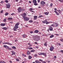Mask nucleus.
I'll list each match as a JSON object with an SVG mask.
<instances>
[{
    "mask_svg": "<svg viewBox=\"0 0 63 63\" xmlns=\"http://www.w3.org/2000/svg\"><path fill=\"white\" fill-rule=\"evenodd\" d=\"M54 57L55 58H56V56H54Z\"/></svg>",
    "mask_w": 63,
    "mask_h": 63,
    "instance_id": "338daca9",
    "label": "nucleus"
},
{
    "mask_svg": "<svg viewBox=\"0 0 63 63\" xmlns=\"http://www.w3.org/2000/svg\"><path fill=\"white\" fill-rule=\"evenodd\" d=\"M54 26H55V25L52 24L51 25V26H53V27H54Z\"/></svg>",
    "mask_w": 63,
    "mask_h": 63,
    "instance_id": "37998d69",
    "label": "nucleus"
},
{
    "mask_svg": "<svg viewBox=\"0 0 63 63\" xmlns=\"http://www.w3.org/2000/svg\"><path fill=\"white\" fill-rule=\"evenodd\" d=\"M23 17L24 18V20L25 21H28L29 20V18L25 16H23Z\"/></svg>",
    "mask_w": 63,
    "mask_h": 63,
    "instance_id": "f257e3e1",
    "label": "nucleus"
},
{
    "mask_svg": "<svg viewBox=\"0 0 63 63\" xmlns=\"http://www.w3.org/2000/svg\"><path fill=\"white\" fill-rule=\"evenodd\" d=\"M6 19H6V18L4 19V20H3V22H6Z\"/></svg>",
    "mask_w": 63,
    "mask_h": 63,
    "instance_id": "473e14b6",
    "label": "nucleus"
},
{
    "mask_svg": "<svg viewBox=\"0 0 63 63\" xmlns=\"http://www.w3.org/2000/svg\"><path fill=\"white\" fill-rule=\"evenodd\" d=\"M32 58V57L30 56H29V59H31Z\"/></svg>",
    "mask_w": 63,
    "mask_h": 63,
    "instance_id": "c85d7f7f",
    "label": "nucleus"
},
{
    "mask_svg": "<svg viewBox=\"0 0 63 63\" xmlns=\"http://www.w3.org/2000/svg\"><path fill=\"white\" fill-rule=\"evenodd\" d=\"M44 45L45 46H47V44L45 43L44 44Z\"/></svg>",
    "mask_w": 63,
    "mask_h": 63,
    "instance_id": "4c0bfd02",
    "label": "nucleus"
},
{
    "mask_svg": "<svg viewBox=\"0 0 63 63\" xmlns=\"http://www.w3.org/2000/svg\"><path fill=\"white\" fill-rule=\"evenodd\" d=\"M38 34H41V32H39Z\"/></svg>",
    "mask_w": 63,
    "mask_h": 63,
    "instance_id": "774afa93",
    "label": "nucleus"
},
{
    "mask_svg": "<svg viewBox=\"0 0 63 63\" xmlns=\"http://www.w3.org/2000/svg\"><path fill=\"white\" fill-rule=\"evenodd\" d=\"M40 40V37H38L37 38H36V41H39Z\"/></svg>",
    "mask_w": 63,
    "mask_h": 63,
    "instance_id": "f8f14e48",
    "label": "nucleus"
},
{
    "mask_svg": "<svg viewBox=\"0 0 63 63\" xmlns=\"http://www.w3.org/2000/svg\"><path fill=\"white\" fill-rule=\"evenodd\" d=\"M8 44V42H6L4 43V44Z\"/></svg>",
    "mask_w": 63,
    "mask_h": 63,
    "instance_id": "052dcab7",
    "label": "nucleus"
},
{
    "mask_svg": "<svg viewBox=\"0 0 63 63\" xmlns=\"http://www.w3.org/2000/svg\"><path fill=\"white\" fill-rule=\"evenodd\" d=\"M45 15H48V13L46 12L45 13Z\"/></svg>",
    "mask_w": 63,
    "mask_h": 63,
    "instance_id": "2f4dec72",
    "label": "nucleus"
},
{
    "mask_svg": "<svg viewBox=\"0 0 63 63\" xmlns=\"http://www.w3.org/2000/svg\"><path fill=\"white\" fill-rule=\"evenodd\" d=\"M33 10V9L32 8H31L30 9V11H32Z\"/></svg>",
    "mask_w": 63,
    "mask_h": 63,
    "instance_id": "79ce46f5",
    "label": "nucleus"
},
{
    "mask_svg": "<svg viewBox=\"0 0 63 63\" xmlns=\"http://www.w3.org/2000/svg\"><path fill=\"white\" fill-rule=\"evenodd\" d=\"M27 53L28 55H30V52L28 51H27Z\"/></svg>",
    "mask_w": 63,
    "mask_h": 63,
    "instance_id": "dca6fc26",
    "label": "nucleus"
},
{
    "mask_svg": "<svg viewBox=\"0 0 63 63\" xmlns=\"http://www.w3.org/2000/svg\"><path fill=\"white\" fill-rule=\"evenodd\" d=\"M26 14L25 13H24L23 14V16H26Z\"/></svg>",
    "mask_w": 63,
    "mask_h": 63,
    "instance_id": "a211bd4d",
    "label": "nucleus"
},
{
    "mask_svg": "<svg viewBox=\"0 0 63 63\" xmlns=\"http://www.w3.org/2000/svg\"><path fill=\"white\" fill-rule=\"evenodd\" d=\"M38 55H37V54H36L35 55V57H36V56H37Z\"/></svg>",
    "mask_w": 63,
    "mask_h": 63,
    "instance_id": "69168bd1",
    "label": "nucleus"
},
{
    "mask_svg": "<svg viewBox=\"0 0 63 63\" xmlns=\"http://www.w3.org/2000/svg\"><path fill=\"white\" fill-rule=\"evenodd\" d=\"M57 11L60 14L61 13H62V12H61V11H60V10H57Z\"/></svg>",
    "mask_w": 63,
    "mask_h": 63,
    "instance_id": "6ab92c4d",
    "label": "nucleus"
},
{
    "mask_svg": "<svg viewBox=\"0 0 63 63\" xmlns=\"http://www.w3.org/2000/svg\"><path fill=\"white\" fill-rule=\"evenodd\" d=\"M26 35L25 34H24L23 35V38H25L26 37Z\"/></svg>",
    "mask_w": 63,
    "mask_h": 63,
    "instance_id": "a878e982",
    "label": "nucleus"
},
{
    "mask_svg": "<svg viewBox=\"0 0 63 63\" xmlns=\"http://www.w3.org/2000/svg\"><path fill=\"white\" fill-rule=\"evenodd\" d=\"M50 5L51 7H52V3H51L50 4Z\"/></svg>",
    "mask_w": 63,
    "mask_h": 63,
    "instance_id": "13d9d810",
    "label": "nucleus"
},
{
    "mask_svg": "<svg viewBox=\"0 0 63 63\" xmlns=\"http://www.w3.org/2000/svg\"><path fill=\"white\" fill-rule=\"evenodd\" d=\"M49 29L50 31H52L53 30V28L51 26H49Z\"/></svg>",
    "mask_w": 63,
    "mask_h": 63,
    "instance_id": "0eeeda50",
    "label": "nucleus"
},
{
    "mask_svg": "<svg viewBox=\"0 0 63 63\" xmlns=\"http://www.w3.org/2000/svg\"><path fill=\"white\" fill-rule=\"evenodd\" d=\"M2 28L3 29H4V30H7V28L6 27Z\"/></svg>",
    "mask_w": 63,
    "mask_h": 63,
    "instance_id": "4be33fe9",
    "label": "nucleus"
},
{
    "mask_svg": "<svg viewBox=\"0 0 63 63\" xmlns=\"http://www.w3.org/2000/svg\"><path fill=\"white\" fill-rule=\"evenodd\" d=\"M33 17H34V20H36L37 19V16H34Z\"/></svg>",
    "mask_w": 63,
    "mask_h": 63,
    "instance_id": "f3484780",
    "label": "nucleus"
},
{
    "mask_svg": "<svg viewBox=\"0 0 63 63\" xmlns=\"http://www.w3.org/2000/svg\"><path fill=\"white\" fill-rule=\"evenodd\" d=\"M34 51H35L33 50H31V52H34Z\"/></svg>",
    "mask_w": 63,
    "mask_h": 63,
    "instance_id": "7c9ffc66",
    "label": "nucleus"
},
{
    "mask_svg": "<svg viewBox=\"0 0 63 63\" xmlns=\"http://www.w3.org/2000/svg\"><path fill=\"white\" fill-rule=\"evenodd\" d=\"M15 15V14L14 13L11 14V15H12V16H13V15Z\"/></svg>",
    "mask_w": 63,
    "mask_h": 63,
    "instance_id": "4d7b16f0",
    "label": "nucleus"
},
{
    "mask_svg": "<svg viewBox=\"0 0 63 63\" xmlns=\"http://www.w3.org/2000/svg\"><path fill=\"white\" fill-rule=\"evenodd\" d=\"M59 1L61 2H63V0H59Z\"/></svg>",
    "mask_w": 63,
    "mask_h": 63,
    "instance_id": "a19ab883",
    "label": "nucleus"
},
{
    "mask_svg": "<svg viewBox=\"0 0 63 63\" xmlns=\"http://www.w3.org/2000/svg\"><path fill=\"white\" fill-rule=\"evenodd\" d=\"M17 39H16L15 40V42H17Z\"/></svg>",
    "mask_w": 63,
    "mask_h": 63,
    "instance_id": "0e129e2a",
    "label": "nucleus"
},
{
    "mask_svg": "<svg viewBox=\"0 0 63 63\" xmlns=\"http://www.w3.org/2000/svg\"><path fill=\"white\" fill-rule=\"evenodd\" d=\"M3 10H1L0 11V13H1V14H2V13H3Z\"/></svg>",
    "mask_w": 63,
    "mask_h": 63,
    "instance_id": "3c124183",
    "label": "nucleus"
},
{
    "mask_svg": "<svg viewBox=\"0 0 63 63\" xmlns=\"http://www.w3.org/2000/svg\"><path fill=\"white\" fill-rule=\"evenodd\" d=\"M19 25V23L18 22L15 25V26H16V27H18V25Z\"/></svg>",
    "mask_w": 63,
    "mask_h": 63,
    "instance_id": "2eb2a0df",
    "label": "nucleus"
},
{
    "mask_svg": "<svg viewBox=\"0 0 63 63\" xmlns=\"http://www.w3.org/2000/svg\"><path fill=\"white\" fill-rule=\"evenodd\" d=\"M5 2L6 3H8V1L7 0H5Z\"/></svg>",
    "mask_w": 63,
    "mask_h": 63,
    "instance_id": "a18cd8bd",
    "label": "nucleus"
},
{
    "mask_svg": "<svg viewBox=\"0 0 63 63\" xmlns=\"http://www.w3.org/2000/svg\"><path fill=\"white\" fill-rule=\"evenodd\" d=\"M54 12H55V13H56L57 15H59V13H57V12L56 11H54Z\"/></svg>",
    "mask_w": 63,
    "mask_h": 63,
    "instance_id": "aec40b11",
    "label": "nucleus"
},
{
    "mask_svg": "<svg viewBox=\"0 0 63 63\" xmlns=\"http://www.w3.org/2000/svg\"><path fill=\"white\" fill-rule=\"evenodd\" d=\"M39 61H41L42 62L43 61V60H41V59H39Z\"/></svg>",
    "mask_w": 63,
    "mask_h": 63,
    "instance_id": "5fc2aeb1",
    "label": "nucleus"
},
{
    "mask_svg": "<svg viewBox=\"0 0 63 63\" xmlns=\"http://www.w3.org/2000/svg\"><path fill=\"white\" fill-rule=\"evenodd\" d=\"M21 10L22 11H24L25 10L24 9H21Z\"/></svg>",
    "mask_w": 63,
    "mask_h": 63,
    "instance_id": "bf43d9fd",
    "label": "nucleus"
},
{
    "mask_svg": "<svg viewBox=\"0 0 63 63\" xmlns=\"http://www.w3.org/2000/svg\"><path fill=\"white\" fill-rule=\"evenodd\" d=\"M35 62L36 63H41V62L40 61L38 60H36L35 61Z\"/></svg>",
    "mask_w": 63,
    "mask_h": 63,
    "instance_id": "ddd939ff",
    "label": "nucleus"
},
{
    "mask_svg": "<svg viewBox=\"0 0 63 63\" xmlns=\"http://www.w3.org/2000/svg\"><path fill=\"white\" fill-rule=\"evenodd\" d=\"M55 35L56 36H59V34H55Z\"/></svg>",
    "mask_w": 63,
    "mask_h": 63,
    "instance_id": "864d4df0",
    "label": "nucleus"
},
{
    "mask_svg": "<svg viewBox=\"0 0 63 63\" xmlns=\"http://www.w3.org/2000/svg\"><path fill=\"white\" fill-rule=\"evenodd\" d=\"M6 6L7 8L8 9H9L10 8V6H11V4L10 3H8L6 4Z\"/></svg>",
    "mask_w": 63,
    "mask_h": 63,
    "instance_id": "f03ea898",
    "label": "nucleus"
},
{
    "mask_svg": "<svg viewBox=\"0 0 63 63\" xmlns=\"http://www.w3.org/2000/svg\"><path fill=\"white\" fill-rule=\"evenodd\" d=\"M12 48L13 49H16V47L15 46H13L12 47Z\"/></svg>",
    "mask_w": 63,
    "mask_h": 63,
    "instance_id": "72a5a7b5",
    "label": "nucleus"
},
{
    "mask_svg": "<svg viewBox=\"0 0 63 63\" xmlns=\"http://www.w3.org/2000/svg\"><path fill=\"white\" fill-rule=\"evenodd\" d=\"M0 3L1 4H3V3H4V1H1Z\"/></svg>",
    "mask_w": 63,
    "mask_h": 63,
    "instance_id": "58836bf2",
    "label": "nucleus"
},
{
    "mask_svg": "<svg viewBox=\"0 0 63 63\" xmlns=\"http://www.w3.org/2000/svg\"><path fill=\"white\" fill-rule=\"evenodd\" d=\"M8 14H8V13H6L5 14V16H7V15H8Z\"/></svg>",
    "mask_w": 63,
    "mask_h": 63,
    "instance_id": "ea45409f",
    "label": "nucleus"
},
{
    "mask_svg": "<svg viewBox=\"0 0 63 63\" xmlns=\"http://www.w3.org/2000/svg\"><path fill=\"white\" fill-rule=\"evenodd\" d=\"M39 32V31L38 30H36L34 32L35 33H38Z\"/></svg>",
    "mask_w": 63,
    "mask_h": 63,
    "instance_id": "9b49d317",
    "label": "nucleus"
},
{
    "mask_svg": "<svg viewBox=\"0 0 63 63\" xmlns=\"http://www.w3.org/2000/svg\"><path fill=\"white\" fill-rule=\"evenodd\" d=\"M33 49V48L32 47H30L29 48V49Z\"/></svg>",
    "mask_w": 63,
    "mask_h": 63,
    "instance_id": "c03bdc74",
    "label": "nucleus"
},
{
    "mask_svg": "<svg viewBox=\"0 0 63 63\" xmlns=\"http://www.w3.org/2000/svg\"><path fill=\"white\" fill-rule=\"evenodd\" d=\"M29 22H33V20H29Z\"/></svg>",
    "mask_w": 63,
    "mask_h": 63,
    "instance_id": "f704fd0d",
    "label": "nucleus"
},
{
    "mask_svg": "<svg viewBox=\"0 0 63 63\" xmlns=\"http://www.w3.org/2000/svg\"><path fill=\"white\" fill-rule=\"evenodd\" d=\"M5 62H4V61H0V63H5Z\"/></svg>",
    "mask_w": 63,
    "mask_h": 63,
    "instance_id": "b1692460",
    "label": "nucleus"
},
{
    "mask_svg": "<svg viewBox=\"0 0 63 63\" xmlns=\"http://www.w3.org/2000/svg\"><path fill=\"white\" fill-rule=\"evenodd\" d=\"M5 24H6L5 23H1L0 24V25L1 26H4L5 25Z\"/></svg>",
    "mask_w": 63,
    "mask_h": 63,
    "instance_id": "9d476101",
    "label": "nucleus"
},
{
    "mask_svg": "<svg viewBox=\"0 0 63 63\" xmlns=\"http://www.w3.org/2000/svg\"><path fill=\"white\" fill-rule=\"evenodd\" d=\"M18 10V11L19 13L21 11V8L20 7L19 8Z\"/></svg>",
    "mask_w": 63,
    "mask_h": 63,
    "instance_id": "1a4fd4ad",
    "label": "nucleus"
},
{
    "mask_svg": "<svg viewBox=\"0 0 63 63\" xmlns=\"http://www.w3.org/2000/svg\"><path fill=\"white\" fill-rule=\"evenodd\" d=\"M8 20H12V19H13V18L12 17L8 18Z\"/></svg>",
    "mask_w": 63,
    "mask_h": 63,
    "instance_id": "393cba45",
    "label": "nucleus"
},
{
    "mask_svg": "<svg viewBox=\"0 0 63 63\" xmlns=\"http://www.w3.org/2000/svg\"><path fill=\"white\" fill-rule=\"evenodd\" d=\"M40 4H42V5H44L46 4V2L44 1H41Z\"/></svg>",
    "mask_w": 63,
    "mask_h": 63,
    "instance_id": "423d86ee",
    "label": "nucleus"
},
{
    "mask_svg": "<svg viewBox=\"0 0 63 63\" xmlns=\"http://www.w3.org/2000/svg\"><path fill=\"white\" fill-rule=\"evenodd\" d=\"M51 23V22L50 21L48 22L47 20V21L46 23V24H49V23Z\"/></svg>",
    "mask_w": 63,
    "mask_h": 63,
    "instance_id": "4468645a",
    "label": "nucleus"
},
{
    "mask_svg": "<svg viewBox=\"0 0 63 63\" xmlns=\"http://www.w3.org/2000/svg\"><path fill=\"white\" fill-rule=\"evenodd\" d=\"M54 49V47H53L52 46L51 47H50V51H53V50Z\"/></svg>",
    "mask_w": 63,
    "mask_h": 63,
    "instance_id": "6e6552de",
    "label": "nucleus"
},
{
    "mask_svg": "<svg viewBox=\"0 0 63 63\" xmlns=\"http://www.w3.org/2000/svg\"><path fill=\"white\" fill-rule=\"evenodd\" d=\"M47 21V20H45L43 21L42 22L43 23H46V22Z\"/></svg>",
    "mask_w": 63,
    "mask_h": 63,
    "instance_id": "412c9836",
    "label": "nucleus"
},
{
    "mask_svg": "<svg viewBox=\"0 0 63 63\" xmlns=\"http://www.w3.org/2000/svg\"><path fill=\"white\" fill-rule=\"evenodd\" d=\"M33 3L34 4L35 6H37V5H38L37 3V1L36 0H33Z\"/></svg>",
    "mask_w": 63,
    "mask_h": 63,
    "instance_id": "7ed1b4c3",
    "label": "nucleus"
},
{
    "mask_svg": "<svg viewBox=\"0 0 63 63\" xmlns=\"http://www.w3.org/2000/svg\"><path fill=\"white\" fill-rule=\"evenodd\" d=\"M55 25H56V27H57L58 26V24L57 23L55 24Z\"/></svg>",
    "mask_w": 63,
    "mask_h": 63,
    "instance_id": "c756f323",
    "label": "nucleus"
},
{
    "mask_svg": "<svg viewBox=\"0 0 63 63\" xmlns=\"http://www.w3.org/2000/svg\"><path fill=\"white\" fill-rule=\"evenodd\" d=\"M18 60H19L18 59H16V60L17 61H19Z\"/></svg>",
    "mask_w": 63,
    "mask_h": 63,
    "instance_id": "680f3d73",
    "label": "nucleus"
},
{
    "mask_svg": "<svg viewBox=\"0 0 63 63\" xmlns=\"http://www.w3.org/2000/svg\"><path fill=\"white\" fill-rule=\"evenodd\" d=\"M44 53H39L38 54L39 55H43Z\"/></svg>",
    "mask_w": 63,
    "mask_h": 63,
    "instance_id": "5701e85b",
    "label": "nucleus"
},
{
    "mask_svg": "<svg viewBox=\"0 0 63 63\" xmlns=\"http://www.w3.org/2000/svg\"><path fill=\"white\" fill-rule=\"evenodd\" d=\"M22 56H26V55L24 54H23L22 55Z\"/></svg>",
    "mask_w": 63,
    "mask_h": 63,
    "instance_id": "de8ad7c7",
    "label": "nucleus"
},
{
    "mask_svg": "<svg viewBox=\"0 0 63 63\" xmlns=\"http://www.w3.org/2000/svg\"><path fill=\"white\" fill-rule=\"evenodd\" d=\"M38 3H39V2H40V0H38Z\"/></svg>",
    "mask_w": 63,
    "mask_h": 63,
    "instance_id": "e2e57ef3",
    "label": "nucleus"
},
{
    "mask_svg": "<svg viewBox=\"0 0 63 63\" xmlns=\"http://www.w3.org/2000/svg\"><path fill=\"white\" fill-rule=\"evenodd\" d=\"M30 33H31V34H32V33H33V32H32V31H31L30 32Z\"/></svg>",
    "mask_w": 63,
    "mask_h": 63,
    "instance_id": "49530a36",
    "label": "nucleus"
},
{
    "mask_svg": "<svg viewBox=\"0 0 63 63\" xmlns=\"http://www.w3.org/2000/svg\"><path fill=\"white\" fill-rule=\"evenodd\" d=\"M44 55V56H46V54L45 53H44V54H43Z\"/></svg>",
    "mask_w": 63,
    "mask_h": 63,
    "instance_id": "603ef678",
    "label": "nucleus"
},
{
    "mask_svg": "<svg viewBox=\"0 0 63 63\" xmlns=\"http://www.w3.org/2000/svg\"><path fill=\"white\" fill-rule=\"evenodd\" d=\"M8 45H10V46H12V44H11L9 43H8Z\"/></svg>",
    "mask_w": 63,
    "mask_h": 63,
    "instance_id": "c9c22d12",
    "label": "nucleus"
},
{
    "mask_svg": "<svg viewBox=\"0 0 63 63\" xmlns=\"http://www.w3.org/2000/svg\"><path fill=\"white\" fill-rule=\"evenodd\" d=\"M60 52L62 53H63V50H61L60 51Z\"/></svg>",
    "mask_w": 63,
    "mask_h": 63,
    "instance_id": "09e8293b",
    "label": "nucleus"
},
{
    "mask_svg": "<svg viewBox=\"0 0 63 63\" xmlns=\"http://www.w3.org/2000/svg\"><path fill=\"white\" fill-rule=\"evenodd\" d=\"M53 37H54V35H52L50 36V38H53Z\"/></svg>",
    "mask_w": 63,
    "mask_h": 63,
    "instance_id": "bb28decb",
    "label": "nucleus"
},
{
    "mask_svg": "<svg viewBox=\"0 0 63 63\" xmlns=\"http://www.w3.org/2000/svg\"><path fill=\"white\" fill-rule=\"evenodd\" d=\"M42 62L44 63H46V62L45 61H42Z\"/></svg>",
    "mask_w": 63,
    "mask_h": 63,
    "instance_id": "8fccbe9b",
    "label": "nucleus"
},
{
    "mask_svg": "<svg viewBox=\"0 0 63 63\" xmlns=\"http://www.w3.org/2000/svg\"><path fill=\"white\" fill-rule=\"evenodd\" d=\"M60 40L61 41V42H63V39L62 38V39H60Z\"/></svg>",
    "mask_w": 63,
    "mask_h": 63,
    "instance_id": "e433bc0d",
    "label": "nucleus"
},
{
    "mask_svg": "<svg viewBox=\"0 0 63 63\" xmlns=\"http://www.w3.org/2000/svg\"><path fill=\"white\" fill-rule=\"evenodd\" d=\"M18 27L17 26H15L14 27V28H13V30L14 31H16V30H17V28H18Z\"/></svg>",
    "mask_w": 63,
    "mask_h": 63,
    "instance_id": "39448f33",
    "label": "nucleus"
},
{
    "mask_svg": "<svg viewBox=\"0 0 63 63\" xmlns=\"http://www.w3.org/2000/svg\"><path fill=\"white\" fill-rule=\"evenodd\" d=\"M3 47H5V48H7V49H8L11 50V48H9V47L7 46V45H4Z\"/></svg>",
    "mask_w": 63,
    "mask_h": 63,
    "instance_id": "20e7f679",
    "label": "nucleus"
},
{
    "mask_svg": "<svg viewBox=\"0 0 63 63\" xmlns=\"http://www.w3.org/2000/svg\"><path fill=\"white\" fill-rule=\"evenodd\" d=\"M12 55H14V54H15V52H14L13 51H12Z\"/></svg>",
    "mask_w": 63,
    "mask_h": 63,
    "instance_id": "cd10ccee",
    "label": "nucleus"
},
{
    "mask_svg": "<svg viewBox=\"0 0 63 63\" xmlns=\"http://www.w3.org/2000/svg\"><path fill=\"white\" fill-rule=\"evenodd\" d=\"M39 17H43V16L41 15V16H40Z\"/></svg>",
    "mask_w": 63,
    "mask_h": 63,
    "instance_id": "6e6d98bb",
    "label": "nucleus"
}]
</instances>
